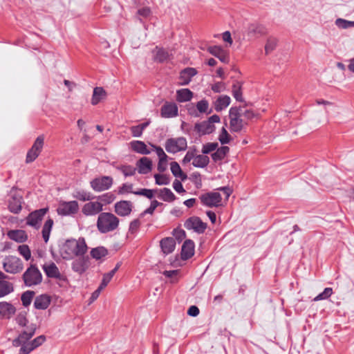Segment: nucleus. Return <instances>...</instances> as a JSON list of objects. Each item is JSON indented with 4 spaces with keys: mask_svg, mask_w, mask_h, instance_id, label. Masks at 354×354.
<instances>
[{
    "mask_svg": "<svg viewBox=\"0 0 354 354\" xmlns=\"http://www.w3.org/2000/svg\"><path fill=\"white\" fill-rule=\"evenodd\" d=\"M87 245L84 238L78 240H68L62 245L60 254L64 259H71L73 257L83 256L87 251Z\"/></svg>",
    "mask_w": 354,
    "mask_h": 354,
    "instance_id": "f257e3e1",
    "label": "nucleus"
},
{
    "mask_svg": "<svg viewBox=\"0 0 354 354\" xmlns=\"http://www.w3.org/2000/svg\"><path fill=\"white\" fill-rule=\"evenodd\" d=\"M120 224V219L113 213L101 212L97 219L96 227L102 234H106L116 230Z\"/></svg>",
    "mask_w": 354,
    "mask_h": 354,
    "instance_id": "f03ea898",
    "label": "nucleus"
},
{
    "mask_svg": "<svg viewBox=\"0 0 354 354\" xmlns=\"http://www.w3.org/2000/svg\"><path fill=\"white\" fill-rule=\"evenodd\" d=\"M22 280L25 286L33 288L41 283L43 276L37 266L31 263L23 273Z\"/></svg>",
    "mask_w": 354,
    "mask_h": 354,
    "instance_id": "7ed1b4c3",
    "label": "nucleus"
},
{
    "mask_svg": "<svg viewBox=\"0 0 354 354\" xmlns=\"http://www.w3.org/2000/svg\"><path fill=\"white\" fill-rule=\"evenodd\" d=\"M230 129L234 132H239L242 130L245 122L242 117V108L231 107L229 111Z\"/></svg>",
    "mask_w": 354,
    "mask_h": 354,
    "instance_id": "20e7f679",
    "label": "nucleus"
},
{
    "mask_svg": "<svg viewBox=\"0 0 354 354\" xmlns=\"http://www.w3.org/2000/svg\"><path fill=\"white\" fill-rule=\"evenodd\" d=\"M3 270L10 274H17L22 271L24 264L22 261L16 256H7L3 261Z\"/></svg>",
    "mask_w": 354,
    "mask_h": 354,
    "instance_id": "39448f33",
    "label": "nucleus"
},
{
    "mask_svg": "<svg viewBox=\"0 0 354 354\" xmlns=\"http://www.w3.org/2000/svg\"><path fill=\"white\" fill-rule=\"evenodd\" d=\"M165 147L168 153H176L186 150L187 142L184 137L169 138L165 142Z\"/></svg>",
    "mask_w": 354,
    "mask_h": 354,
    "instance_id": "423d86ee",
    "label": "nucleus"
},
{
    "mask_svg": "<svg viewBox=\"0 0 354 354\" xmlns=\"http://www.w3.org/2000/svg\"><path fill=\"white\" fill-rule=\"evenodd\" d=\"M220 122V117L218 115L210 116L207 120L203 121L195 124V130L201 134H209L215 130L214 123Z\"/></svg>",
    "mask_w": 354,
    "mask_h": 354,
    "instance_id": "0eeeda50",
    "label": "nucleus"
},
{
    "mask_svg": "<svg viewBox=\"0 0 354 354\" xmlns=\"http://www.w3.org/2000/svg\"><path fill=\"white\" fill-rule=\"evenodd\" d=\"M113 179L111 176H104L93 179L90 182L91 187L97 192L108 190L111 187Z\"/></svg>",
    "mask_w": 354,
    "mask_h": 354,
    "instance_id": "6e6552de",
    "label": "nucleus"
},
{
    "mask_svg": "<svg viewBox=\"0 0 354 354\" xmlns=\"http://www.w3.org/2000/svg\"><path fill=\"white\" fill-rule=\"evenodd\" d=\"M200 200L203 205L209 207H218L222 205L221 195L216 192L203 194L200 196Z\"/></svg>",
    "mask_w": 354,
    "mask_h": 354,
    "instance_id": "1a4fd4ad",
    "label": "nucleus"
},
{
    "mask_svg": "<svg viewBox=\"0 0 354 354\" xmlns=\"http://www.w3.org/2000/svg\"><path fill=\"white\" fill-rule=\"evenodd\" d=\"M44 143V136H38L35 140L32 147L28 150L26 162L27 163H30L33 162L40 154Z\"/></svg>",
    "mask_w": 354,
    "mask_h": 354,
    "instance_id": "9d476101",
    "label": "nucleus"
},
{
    "mask_svg": "<svg viewBox=\"0 0 354 354\" xmlns=\"http://www.w3.org/2000/svg\"><path fill=\"white\" fill-rule=\"evenodd\" d=\"M79 210V205L76 201H61L59 203L57 212L61 216L75 214Z\"/></svg>",
    "mask_w": 354,
    "mask_h": 354,
    "instance_id": "9b49d317",
    "label": "nucleus"
},
{
    "mask_svg": "<svg viewBox=\"0 0 354 354\" xmlns=\"http://www.w3.org/2000/svg\"><path fill=\"white\" fill-rule=\"evenodd\" d=\"M48 212V208H41L32 212L26 217V224L35 229L39 228L41 222Z\"/></svg>",
    "mask_w": 354,
    "mask_h": 354,
    "instance_id": "f8f14e48",
    "label": "nucleus"
},
{
    "mask_svg": "<svg viewBox=\"0 0 354 354\" xmlns=\"http://www.w3.org/2000/svg\"><path fill=\"white\" fill-rule=\"evenodd\" d=\"M184 226L187 230H193L194 232L202 234L205 232L207 225L197 216H192L187 219L184 223Z\"/></svg>",
    "mask_w": 354,
    "mask_h": 354,
    "instance_id": "ddd939ff",
    "label": "nucleus"
},
{
    "mask_svg": "<svg viewBox=\"0 0 354 354\" xmlns=\"http://www.w3.org/2000/svg\"><path fill=\"white\" fill-rule=\"evenodd\" d=\"M103 210V204L99 201H91L85 203L82 208V212L86 216L100 214Z\"/></svg>",
    "mask_w": 354,
    "mask_h": 354,
    "instance_id": "4468645a",
    "label": "nucleus"
},
{
    "mask_svg": "<svg viewBox=\"0 0 354 354\" xmlns=\"http://www.w3.org/2000/svg\"><path fill=\"white\" fill-rule=\"evenodd\" d=\"M187 110L189 114L194 117H198L199 113L209 114L212 112L209 102L205 99L198 101L196 104V108L192 106L188 108Z\"/></svg>",
    "mask_w": 354,
    "mask_h": 354,
    "instance_id": "2eb2a0df",
    "label": "nucleus"
},
{
    "mask_svg": "<svg viewBox=\"0 0 354 354\" xmlns=\"http://www.w3.org/2000/svg\"><path fill=\"white\" fill-rule=\"evenodd\" d=\"M45 274L48 278L64 280V277L60 273L58 267L53 262H46L41 266Z\"/></svg>",
    "mask_w": 354,
    "mask_h": 354,
    "instance_id": "dca6fc26",
    "label": "nucleus"
},
{
    "mask_svg": "<svg viewBox=\"0 0 354 354\" xmlns=\"http://www.w3.org/2000/svg\"><path fill=\"white\" fill-rule=\"evenodd\" d=\"M23 198L16 191L12 190L10 192V197L8 200V209L14 213L18 214L21 210Z\"/></svg>",
    "mask_w": 354,
    "mask_h": 354,
    "instance_id": "f3484780",
    "label": "nucleus"
},
{
    "mask_svg": "<svg viewBox=\"0 0 354 354\" xmlns=\"http://www.w3.org/2000/svg\"><path fill=\"white\" fill-rule=\"evenodd\" d=\"M35 330L36 328L35 326L32 325L28 326L26 330L21 332L19 336L12 341V345L18 347L20 344L29 342V340L35 335Z\"/></svg>",
    "mask_w": 354,
    "mask_h": 354,
    "instance_id": "a211bd4d",
    "label": "nucleus"
},
{
    "mask_svg": "<svg viewBox=\"0 0 354 354\" xmlns=\"http://www.w3.org/2000/svg\"><path fill=\"white\" fill-rule=\"evenodd\" d=\"M178 107L175 102H165L160 109V115L164 118H171L178 116Z\"/></svg>",
    "mask_w": 354,
    "mask_h": 354,
    "instance_id": "6ab92c4d",
    "label": "nucleus"
},
{
    "mask_svg": "<svg viewBox=\"0 0 354 354\" xmlns=\"http://www.w3.org/2000/svg\"><path fill=\"white\" fill-rule=\"evenodd\" d=\"M150 146L153 148L158 157V170L160 172H163L167 167V158L168 156L164 151L162 147L149 143Z\"/></svg>",
    "mask_w": 354,
    "mask_h": 354,
    "instance_id": "aec40b11",
    "label": "nucleus"
},
{
    "mask_svg": "<svg viewBox=\"0 0 354 354\" xmlns=\"http://www.w3.org/2000/svg\"><path fill=\"white\" fill-rule=\"evenodd\" d=\"M133 204L129 201H120L115 203L114 211L120 216H127L132 212Z\"/></svg>",
    "mask_w": 354,
    "mask_h": 354,
    "instance_id": "412c9836",
    "label": "nucleus"
},
{
    "mask_svg": "<svg viewBox=\"0 0 354 354\" xmlns=\"http://www.w3.org/2000/svg\"><path fill=\"white\" fill-rule=\"evenodd\" d=\"M89 267V258L88 257L81 256L74 260L72 263V269L74 272L82 274Z\"/></svg>",
    "mask_w": 354,
    "mask_h": 354,
    "instance_id": "4be33fe9",
    "label": "nucleus"
},
{
    "mask_svg": "<svg viewBox=\"0 0 354 354\" xmlns=\"http://www.w3.org/2000/svg\"><path fill=\"white\" fill-rule=\"evenodd\" d=\"M208 52L217 57L221 62L227 64L230 62V56L228 53L218 46H209L207 48Z\"/></svg>",
    "mask_w": 354,
    "mask_h": 354,
    "instance_id": "5701e85b",
    "label": "nucleus"
},
{
    "mask_svg": "<svg viewBox=\"0 0 354 354\" xmlns=\"http://www.w3.org/2000/svg\"><path fill=\"white\" fill-rule=\"evenodd\" d=\"M197 74V71L194 68L187 67L180 73L179 85L185 86L189 84L194 76Z\"/></svg>",
    "mask_w": 354,
    "mask_h": 354,
    "instance_id": "b1692460",
    "label": "nucleus"
},
{
    "mask_svg": "<svg viewBox=\"0 0 354 354\" xmlns=\"http://www.w3.org/2000/svg\"><path fill=\"white\" fill-rule=\"evenodd\" d=\"M246 32L248 37H259L266 35L267 33V29L262 24L254 23L248 25Z\"/></svg>",
    "mask_w": 354,
    "mask_h": 354,
    "instance_id": "393cba45",
    "label": "nucleus"
},
{
    "mask_svg": "<svg viewBox=\"0 0 354 354\" xmlns=\"http://www.w3.org/2000/svg\"><path fill=\"white\" fill-rule=\"evenodd\" d=\"M152 161L147 157H142L136 162V170L140 174H147L152 169Z\"/></svg>",
    "mask_w": 354,
    "mask_h": 354,
    "instance_id": "a878e982",
    "label": "nucleus"
},
{
    "mask_svg": "<svg viewBox=\"0 0 354 354\" xmlns=\"http://www.w3.org/2000/svg\"><path fill=\"white\" fill-rule=\"evenodd\" d=\"M16 312L15 307L6 301L0 302V319H9Z\"/></svg>",
    "mask_w": 354,
    "mask_h": 354,
    "instance_id": "bb28decb",
    "label": "nucleus"
},
{
    "mask_svg": "<svg viewBox=\"0 0 354 354\" xmlns=\"http://www.w3.org/2000/svg\"><path fill=\"white\" fill-rule=\"evenodd\" d=\"M194 254V243L192 240H186L181 249V258L187 260L191 258Z\"/></svg>",
    "mask_w": 354,
    "mask_h": 354,
    "instance_id": "cd10ccee",
    "label": "nucleus"
},
{
    "mask_svg": "<svg viewBox=\"0 0 354 354\" xmlns=\"http://www.w3.org/2000/svg\"><path fill=\"white\" fill-rule=\"evenodd\" d=\"M131 149L142 155L150 154L151 150L147 148V146L143 141L140 140H133L129 143Z\"/></svg>",
    "mask_w": 354,
    "mask_h": 354,
    "instance_id": "c85d7f7f",
    "label": "nucleus"
},
{
    "mask_svg": "<svg viewBox=\"0 0 354 354\" xmlns=\"http://www.w3.org/2000/svg\"><path fill=\"white\" fill-rule=\"evenodd\" d=\"M7 236L17 243H24L28 239L26 232L23 230H12L8 232Z\"/></svg>",
    "mask_w": 354,
    "mask_h": 354,
    "instance_id": "c756f323",
    "label": "nucleus"
},
{
    "mask_svg": "<svg viewBox=\"0 0 354 354\" xmlns=\"http://www.w3.org/2000/svg\"><path fill=\"white\" fill-rule=\"evenodd\" d=\"M160 247L165 254L171 253L176 247V241L172 237H167L160 241Z\"/></svg>",
    "mask_w": 354,
    "mask_h": 354,
    "instance_id": "7c9ffc66",
    "label": "nucleus"
},
{
    "mask_svg": "<svg viewBox=\"0 0 354 354\" xmlns=\"http://www.w3.org/2000/svg\"><path fill=\"white\" fill-rule=\"evenodd\" d=\"M50 297L47 295H41L35 298L34 306L37 309L45 310L50 304Z\"/></svg>",
    "mask_w": 354,
    "mask_h": 354,
    "instance_id": "2f4dec72",
    "label": "nucleus"
},
{
    "mask_svg": "<svg viewBox=\"0 0 354 354\" xmlns=\"http://www.w3.org/2000/svg\"><path fill=\"white\" fill-rule=\"evenodd\" d=\"M107 93L102 87H95L93 89L91 103L93 105H97L102 100L106 99Z\"/></svg>",
    "mask_w": 354,
    "mask_h": 354,
    "instance_id": "473e14b6",
    "label": "nucleus"
},
{
    "mask_svg": "<svg viewBox=\"0 0 354 354\" xmlns=\"http://www.w3.org/2000/svg\"><path fill=\"white\" fill-rule=\"evenodd\" d=\"M193 96V92L189 88H181L176 91V100L178 102H189Z\"/></svg>",
    "mask_w": 354,
    "mask_h": 354,
    "instance_id": "72a5a7b5",
    "label": "nucleus"
},
{
    "mask_svg": "<svg viewBox=\"0 0 354 354\" xmlns=\"http://www.w3.org/2000/svg\"><path fill=\"white\" fill-rule=\"evenodd\" d=\"M231 102V99L228 95H221L214 102V109L216 111H221L227 108Z\"/></svg>",
    "mask_w": 354,
    "mask_h": 354,
    "instance_id": "f704fd0d",
    "label": "nucleus"
},
{
    "mask_svg": "<svg viewBox=\"0 0 354 354\" xmlns=\"http://www.w3.org/2000/svg\"><path fill=\"white\" fill-rule=\"evenodd\" d=\"M158 197L166 202H173L176 199V196L171 192V190L169 188H163L161 189H158Z\"/></svg>",
    "mask_w": 354,
    "mask_h": 354,
    "instance_id": "c9c22d12",
    "label": "nucleus"
},
{
    "mask_svg": "<svg viewBox=\"0 0 354 354\" xmlns=\"http://www.w3.org/2000/svg\"><path fill=\"white\" fill-rule=\"evenodd\" d=\"M170 165L171 171L175 177L179 178L183 181L187 179V176L186 174L182 171L179 164L177 162H172Z\"/></svg>",
    "mask_w": 354,
    "mask_h": 354,
    "instance_id": "e433bc0d",
    "label": "nucleus"
},
{
    "mask_svg": "<svg viewBox=\"0 0 354 354\" xmlns=\"http://www.w3.org/2000/svg\"><path fill=\"white\" fill-rule=\"evenodd\" d=\"M209 162V158L208 156L205 155H196L192 161V165L195 167L198 168H204L205 167Z\"/></svg>",
    "mask_w": 354,
    "mask_h": 354,
    "instance_id": "4c0bfd02",
    "label": "nucleus"
},
{
    "mask_svg": "<svg viewBox=\"0 0 354 354\" xmlns=\"http://www.w3.org/2000/svg\"><path fill=\"white\" fill-rule=\"evenodd\" d=\"M53 225V220L51 218H48L44 223L42 228V237L45 241L47 243L49 240L50 234Z\"/></svg>",
    "mask_w": 354,
    "mask_h": 354,
    "instance_id": "58836bf2",
    "label": "nucleus"
},
{
    "mask_svg": "<svg viewBox=\"0 0 354 354\" xmlns=\"http://www.w3.org/2000/svg\"><path fill=\"white\" fill-rule=\"evenodd\" d=\"M107 254L108 250L103 246L93 248L91 251V256L96 260L101 259L102 257H106Z\"/></svg>",
    "mask_w": 354,
    "mask_h": 354,
    "instance_id": "ea45409f",
    "label": "nucleus"
},
{
    "mask_svg": "<svg viewBox=\"0 0 354 354\" xmlns=\"http://www.w3.org/2000/svg\"><path fill=\"white\" fill-rule=\"evenodd\" d=\"M73 197L81 201H89L94 198L91 193L82 189L75 191Z\"/></svg>",
    "mask_w": 354,
    "mask_h": 354,
    "instance_id": "a19ab883",
    "label": "nucleus"
},
{
    "mask_svg": "<svg viewBox=\"0 0 354 354\" xmlns=\"http://www.w3.org/2000/svg\"><path fill=\"white\" fill-rule=\"evenodd\" d=\"M14 290L12 283L7 281H0V297H3Z\"/></svg>",
    "mask_w": 354,
    "mask_h": 354,
    "instance_id": "79ce46f5",
    "label": "nucleus"
},
{
    "mask_svg": "<svg viewBox=\"0 0 354 354\" xmlns=\"http://www.w3.org/2000/svg\"><path fill=\"white\" fill-rule=\"evenodd\" d=\"M232 93L236 100L239 102H243L242 95V84L240 82H236L232 85Z\"/></svg>",
    "mask_w": 354,
    "mask_h": 354,
    "instance_id": "37998d69",
    "label": "nucleus"
},
{
    "mask_svg": "<svg viewBox=\"0 0 354 354\" xmlns=\"http://www.w3.org/2000/svg\"><path fill=\"white\" fill-rule=\"evenodd\" d=\"M153 52L154 53V59L157 62H163L169 57L168 52L163 48L156 47Z\"/></svg>",
    "mask_w": 354,
    "mask_h": 354,
    "instance_id": "c03bdc74",
    "label": "nucleus"
},
{
    "mask_svg": "<svg viewBox=\"0 0 354 354\" xmlns=\"http://www.w3.org/2000/svg\"><path fill=\"white\" fill-rule=\"evenodd\" d=\"M116 169L120 171L125 177L133 176L136 172V168L129 165H118Z\"/></svg>",
    "mask_w": 354,
    "mask_h": 354,
    "instance_id": "a18cd8bd",
    "label": "nucleus"
},
{
    "mask_svg": "<svg viewBox=\"0 0 354 354\" xmlns=\"http://www.w3.org/2000/svg\"><path fill=\"white\" fill-rule=\"evenodd\" d=\"M229 150L230 149L228 147H221L217 149L216 151L212 154V158L215 162L221 160L229 152Z\"/></svg>",
    "mask_w": 354,
    "mask_h": 354,
    "instance_id": "49530a36",
    "label": "nucleus"
},
{
    "mask_svg": "<svg viewBox=\"0 0 354 354\" xmlns=\"http://www.w3.org/2000/svg\"><path fill=\"white\" fill-rule=\"evenodd\" d=\"M35 292L32 290H26L21 295V300L25 307L28 306L31 304Z\"/></svg>",
    "mask_w": 354,
    "mask_h": 354,
    "instance_id": "de8ad7c7",
    "label": "nucleus"
},
{
    "mask_svg": "<svg viewBox=\"0 0 354 354\" xmlns=\"http://www.w3.org/2000/svg\"><path fill=\"white\" fill-rule=\"evenodd\" d=\"M98 199L104 206V205H109L113 202L115 199V196L111 192H107L98 196Z\"/></svg>",
    "mask_w": 354,
    "mask_h": 354,
    "instance_id": "09e8293b",
    "label": "nucleus"
},
{
    "mask_svg": "<svg viewBox=\"0 0 354 354\" xmlns=\"http://www.w3.org/2000/svg\"><path fill=\"white\" fill-rule=\"evenodd\" d=\"M19 253L24 258L26 261H28L31 258V252L27 245H21L17 249Z\"/></svg>",
    "mask_w": 354,
    "mask_h": 354,
    "instance_id": "8fccbe9b",
    "label": "nucleus"
},
{
    "mask_svg": "<svg viewBox=\"0 0 354 354\" xmlns=\"http://www.w3.org/2000/svg\"><path fill=\"white\" fill-rule=\"evenodd\" d=\"M158 192V189H140L138 191L133 192V194L138 196H143L149 199H151L153 197V193Z\"/></svg>",
    "mask_w": 354,
    "mask_h": 354,
    "instance_id": "3c124183",
    "label": "nucleus"
},
{
    "mask_svg": "<svg viewBox=\"0 0 354 354\" xmlns=\"http://www.w3.org/2000/svg\"><path fill=\"white\" fill-rule=\"evenodd\" d=\"M133 185L131 183H123L120 187H118V194L123 195L125 194H133L136 191L133 190Z\"/></svg>",
    "mask_w": 354,
    "mask_h": 354,
    "instance_id": "603ef678",
    "label": "nucleus"
},
{
    "mask_svg": "<svg viewBox=\"0 0 354 354\" xmlns=\"http://www.w3.org/2000/svg\"><path fill=\"white\" fill-rule=\"evenodd\" d=\"M333 294V289L331 288H326L322 292L319 294L313 299V301H317L329 298Z\"/></svg>",
    "mask_w": 354,
    "mask_h": 354,
    "instance_id": "864d4df0",
    "label": "nucleus"
},
{
    "mask_svg": "<svg viewBox=\"0 0 354 354\" xmlns=\"http://www.w3.org/2000/svg\"><path fill=\"white\" fill-rule=\"evenodd\" d=\"M113 276H114V271H110L107 273H105L103 275L102 282H101L100 285L99 286L100 289L103 290L104 288H105Z\"/></svg>",
    "mask_w": 354,
    "mask_h": 354,
    "instance_id": "5fc2aeb1",
    "label": "nucleus"
},
{
    "mask_svg": "<svg viewBox=\"0 0 354 354\" xmlns=\"http://www.w3.org/2000/svg\"><path fill=\"white\" fill-rule=\"evenodd\" d=\"M218 140L223 145L227 144L230 141V136L229 135L225 127L221 129L218 136Z\"/></svg>",
    "mask_w": 354,
    "mask_h": 354,
    "instance_id": "6e6d98bb",
    "label": "nucleus"
},
{
    "mask_svg": "<svg viewBox=\"0 0 354 354\" xmlns=\"http://www.w3.org/2000/svg\"><path fill=\"white\" fill-rule=\"evenodd\" d=\"M156 183L158 185H166L170 182L169 178L164 174H155Z\"/></svg>",
    "mask_w": 354,
    "mask_h": 354,
    "instance_id": "4d7b16f0",
    "label": "nucleus"
},
{
    "mask_svg": "<svg viewBox=\"0 0 354 354\" xmlns=\"http://www.w3.org/2000/svg\"><path fill=\"white\" fill-rule=\"evenodd\" d=\"M335 24L339 28L346 29L354 27V21H347L343 19H337L335 21Z\"/></svg>",
    "mask_w": 354,
    "mask_h": 354,
    "instance_id": "13d9d810",
    "label": "nucleus"
},
{
    "mask_svg": "<svg viewBox=\"0 0 354 354\" xmlns=\"http://www.w3.org/2000/svg\"><path fill=\"white\" fill-rule=\"evenodd\" d=\"M218 143L217 142H208L203 146L202 149V153L203 154H208L211 153L212 151H215L218 147Z\"/></svg>",
    "mask_w": 354,
    "mask_h": 354,
    "instance_id": "bf43d9fd",
    "label": "nucleus"
},
{
    "mask_svg": "<svg viewBox=\"0 0 354 354\" xmlns=\"http://www.w3.org/2000/svg\"><path fill=\"white\" fill-rule=\"evenodd\" d=\"M277 40L275 38H269L265 46V50L266 54L272 52L277 46Z\"/></svg>",
    "mask_w": 354,
    "mask_h": 354,
    "instance_id": "052dcab7",
    "label": "nucleus"
},
{
    "mask_svg": "<svg viewBox=\"0 0 354 354\" xmlns=\"http://www.w3.org/2000/svg\"><path fill=\"white\" fill-rule=\"evenodd\" d=\"M19 346H21L19 354H29L35 349L30 342L20 344Z\"/></svg>",
    "mask_w": 354,
    "mask_h": 354,
    "instance_id": "680f3d73",
    "label": "nucleus"
},
{
    "mask_svg": "<svg viewBox=\"0 0 354 354\" xmlns=\"http://www.w3.org/2000/svg\"><path fill=\"white\" fill-rule=\"evenodd\" d=\"M196 154V149L189 150L183 159V163L184 165L189 163L191 160L194 161L195 156Z\"/></svg>",
    "mask_w": 354,
    "mask_h": 354,
    "instance_id": "e2e57ef3",
    "label": "nucleus"
},
{
    "mask_svg": "<svg viewBox=\"0 0 354 354\" xmlns=\"http://www.w3.org/2000/svg\"><path fill=\"white\" fill-rule=\"evenodd\" d=\"M160 205H162V203L158 202V201H156V200L152 201L149 207L147 208L146 210H145L144 212L141 215L142 216V215L147 214H152L154 212L156 207Z\"/></svg>",
    "mask_w": 354,
    "mask_h": 354,
    "instance_id": "0e129e2a",
    "label": "nucleus"
},
{
    "mask_svg": "<svg viewBox=\"0 0 354 354\" xmlns=\"http://www.w3.org/2000/svg\"><path fill=\"white\" fill-rule=\"evenodd\" d=\"M225 84L223 82H218L212 84L211 86L212 90L214 93H221L225 90Z\"/></svg>",
    "mask_w": 354,
    "mask_h": 354,
    "instance_id": "69168bd1",
    "label": "nucleus"
},
{
    "mask_svg": "<svg viewBox=\"0 0 354 354\" xmlns=\"http://www.w3.org/2000/svg\"><path fill=\"white\" fill-rule=\"evenodd\" d=\"M173 234L178 242L182 241L186 236L185 232L181 229H175Z\"/></svg>",
    "mask_w": 354,
    "mask_h": 354,
    "instance_id": "338daca9",
    "label": "nucleus"
},
{
    "mask_svg": "<svg viewBox=\"0 0 354 354\" xmlns=\"http://www.w3.org/2000/svg\"><path fill=\"white\" fill-rule=\"evenodd\" d=\"M46 340V337L44 335H40L35 338L33 340L30 341L32 345L34 346L35 349L40 345H41Z\"/></svg>",
    "mask_w": 354,
    "mask_h": 354,
    "instance_id": "774afa93",
    "label": "nucleus"
}]
</instances>
